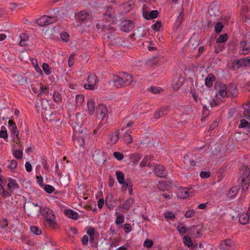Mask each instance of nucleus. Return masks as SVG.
Listing matches in <instances>:
<instances>
[{
	"label": "nucleus",
	"mask_w": 250,
	"mask_h": 250,
	"mask_svg": "<svg viewBox=\"0 0 250 250\" xmlns=\"http://www.w3.org/2000/svg\"><path fill=\"white\" fill-rule=\"evenodd\" d=\"M250 174V170L249 167L246 166L243 167L240 169V177L238 181L241 185L242 191L245 192L249 187V184L250 181L249 176Z\"/></svg>",
	"instance_id": "obj_1"
},
{
	"label": "nucleus",
	"mask_w": 250,
	"mask_h": 250,
	"mask_svg": "<svg viewBox=\"0 0 250 250\" xmlns=\"http://www.w3.org/2000/svg\"><path fill=\"white\" fill-rule=\"evenodd\" d=\"M25 212L29 216L39 215L41 208L37 203H34L32 201L26 202L24 205Z\"/></svg>",
	"instance_id": "obj_2"
},
{
	"label": "nucleus",
	"mask_w": 250,
	"mask_h": 250,
	"mask_svg": "<svg viewBox=\"0 0 250 250\" xmlns=\"http://www.w3.org/2000/svg\"><path fill=\"white\" fill-rule=\"evenodd\" d=\"M216 90V96L217 98H224L228 97L227 87L226 85L221 82H217L214 86Z\"/></svg>",
	"instance_id": "obj_3"
},
{
	"label": "nucleus",
	"mask_w": 250,
	"mask_h": 250,
	"mask_svg": "<svg viewBox=\"0 0 250 250\" xmlns=\"http://www.w3.org/2000/svg\"><path fill=\"white\" fill-rule=\"evenodd\" d=\"M58 16L56 13H54V16H42L37 20V23L39 25L41 26L49 25L53 23L57 20L56 18Z\"/></svg>",
	"instance_id": "obj_4"
},
{
	"label": "nucleus",
	"mask_w": 250,
	"mask_h": 250,
	"mask_svg": "<svg viewBox=\"0 0 250 250\" xmlns=\"http://www.w3.org/2000/svg\"><path fill=\"white\" fill-rule=\"evenodd\" d=\"M87 81L88 83L84 85V87L86 89L94 90L95 86L98 82V79L96 75L94 73L89 74Z\"/></svg>",
	"instance_id": "obj_5"
},
{
	"label": "nucleus",
	"mask_w": 250,
	"mask_h": 250,
	"mask_svg": "<svg viewBox=\"0 0 250 250\" xmlns=\"http://www.w3.org/2000/svg\"><path fill=\"white\" fill-rule=\"evenodd\" d=\"M134 24V22L132 21L125 20L121 23L120 28L121 30L125 32H128L133 29Z\"/></svg>",
	"instance_id": "obj_6"
},
{
	"label": "nucleus",
	"mask_w": 250,
	"mask_h": 250,
	"mask_svg": "<svg viewBox=\"0 0 250 250\" xmlns=\"http://www.w3.org/2000/svg\"><path fill=\"white\" fill-rule=\"evenodd\" d=\"M208 13L211 17H216L219 16V5L215 3H211L209 6Z\"/></svg>",
	"instance_id": "obj_7"
},
{
	"label": "nucleus",
	"mask_w": 250,
	"mask_h": 250,
	"mask_svg": "<svg viewBox=\"0 0 250 250\" xmlns=\"http://www.w3.org/2000/svg\"><path fill=\"white\" fill-rule=\"evenodd\" d=\"M159 14V12L157 10H152L150 12H148L146 11H145L144 9H143V15L144 18L147 20H151L153 19L156 18Z\"/></svg>",
	"instance_id": "obj_8"
},
{
	"label": "nucleus",
	"mask_w": 250,
	"mask_h": 250,
	"mask_svg": "<svg viewBox=\"0 0 250 250\" xmlns=\"http://www.w3.org/2000/svg\"><path fill=\"white\" fill-rule=\"evenodd\" d=\"M121 79H123V85L124 87L129 85L133 81L132 76L127 73H124L121 76Z\"/></svg>",
	"instance_id": "obj_9"
},
{
	"label": "nucleus",
	"mask_w": 250,
	"mask_h": 250,
	"mask_svg": "<svg viewBox=\"0 0 250 250\" xmlns=\"http://www.w3.org/2000/svg\"><path fill=\"white\" fill-rule=\"evenodd\" d=\"M155 174L159 177H165L167 175V172L166 171L164 167L161 165H157L154 169Z\"/></svg>",
	"instance_id": "obj_10"
},
{
	"label": "nucleus",
	"mask_w": 250,
	"mask_h": 250,
	"mask_svg": "<svg viewBox=\"0 0 250 250\" xmlns=\"http://www.w3.org/2000/svg\"><path fill=\"white\" fill-rule=\"evenodd\" d=\"M113 85L117 88L124 87L123 85V79H121V76L118 75H114L111 80Z\"/></svg>",
	"instance_id": "obj_11"
},
{
	"label": "nucleus",
	"mask_w": 250,
	"mask_h": 250,
	"mask_svg": "<svg viewBox=\"0 0 250 250\" xmlns=\"http://www.w3.org/2000/svg\"><path fill=\"white\" fill-rule=\"evenodd\" d=\"M77 18L80 21L85 22L91 18V16L85 11H81L77 14Z\"/></svg>",
	"instance_id": "obj_12"
},
{
	"label": "nucleus",
	"mask_w": 250,
	"mask_h": 250,
	"mask_svg": "<svg viewBox=\"0 0 250 250\" xmlns=\"http://www.w3.org/2000/svg\"><path fill=\"white\" fill-rule=\"evenodd\" d=\"M228 97L232 96L235 97L238 94L237 89L234 84H230L227 87Z\"/></svg>",
	"instance_id": "obj_13"
},
{
	"label": "nucleus",
	"mask_w": 250,
	"mask_h": 250,
	"mask_svg": "<svg viewBox=\"0 0 250 250\" xmlns=\"http://www.w3.org/2000/svg\"><path fill=\"white\" fill-rule=\"evenodd\" d=\"M106 11L104 14V19L107 21L110 22L113 20V9L111 7L107 6L106 7Z\"/></svg>",
	"instance_id": "obj_14"
},
{
	"label": "nucleus",
	"mask_w": 250,
	"mask_h": 250,
	"mask_svg": "<svg viewBox=\"0 0 250 250\" xmlns=\"http://www.w3.org/2000/svg\"><path fill=\"white\" fill-rule=\"evenodd\" d=\"M107 112V107L103 104H99L97 108V115H100L101 117L104 118Z\"/></svg>",
	"instance_id": "obj_15"
},
{
	"label": "nucleus",
	"mask_w": 250,
	"mask_h": 250,
	"mask_svg": "<svg viewBox=\"0 0 250 250\" xmlns=\"http://www.w3.org/2000/svg\"><path fill=\"white\" fill-rule=\"evenodd\" d=\"M177 197L180 199H186L188 197V190L186 188H181L179 189L177 192Z\"/></svg>",
	"instance_id": "obj_16"
},
{
	"label": "nucleus",
	"mask_w": 250,
	"mask_h": 250,
	"mask_svg": "<svg viewBox=\"0 0 250 250\" xmlns=\"http://www.w3.org/2000/svg\"><path fill=\"white\" fill-rule=\"evenodd\" d=\"M53 114V110L50 105H48L46 107L42 108V115L45 116L46 118H50Z\"/></svg>",
	"instance_id": "obj_17"
},
{
	"label": "nucleus",
	"mask_w": 250,
	"mask_h": 250,
	"mask_svg": "<svg viewBox=\"0 0 250 250\" xmlns=\"http://www.w3.org/2000/svg\"><path fill=\"white\" fill-rule=\"evenodd\" d=\"M9 181V183L7 185V187L8 188V189L11 191H13L14 189H17L19 188V185L17 184L16 180L14 179H13L12 178H8V179Z\"/></svg>",
	"instance_id": "obj_18"
},
{
	"label": "nucleus",
	"mask_w": 250,
	"mask_h": 250,
	"mask_svg": "<svg viewBox=\"0 0 250 250\" xmlns=\"http://www.w3.org/2000/svg\"><path fill=\"white\" fill-rule=\"evenodd\" d=\"M250 216L247 213H243L239 215V221L243 225H245L249 222Z\"/></svg>",
	"instance_id": "obj_19"
},
{
	"label": "nucleus",
	"mask_w": 250,
	"mask_h": 250,
	"mask_svg": "<svg viewBox=\"0 0 250 250\" xmlns=\"http://www.w3.org/2000/svg\"><path fill=\"white\" fill-rule=\"evenodd\" d=\"M88 111L90 114L92 115L95 111V103L93 100H89L87 104Z\"/></svg>",
	"instance_id": "obj_20"
},
{
	"label": "nucleus",
	"mask_w": 250,
	"mask_h": 250,
	"mask_svg": "<svg viewBox=\"0 0 250 250\" xmlns=\"http://www.w3.org/2000/svg\"><path fill=\"white\" fill-rule=\"evenodd\" d=\"M215 77L212 74H209L205 79V85L208 87H211L212 85V82L215 81Z\"/></svg>",
	"instance_id": "obj_21"
},
{
	"label": "nucleus",
	"mask_w": 250,
	"mask_h": 250,
	"mask_svg": "<svg viewBox=\"0 0 250 250\" xmlns=\"http://www.w3.org/2000/svg\"><path fill=\"white\" fill-rule=\"evenodd\" d=\"M250 63V59L249 58H244L243 59H241L239 60H237L236 62H234V64H238V67H242V66H247Z\"/></svg>",
	"instance_id": "obj_22"
},
{
	"label": "nucleus",
	"mask_w": 250,
	"mask_h": 250,
	"mask_svg": "<svg viewBox=\"0 0 250 250\" xmlns=\"http://www.w3.org/2000/svg\"><path fill=\"white\" fill-rule=\"evenodd\" d=\"M11 133L13 141L16 142V144H19L21 142L20 141L19 131L18 128L17 129L12 130Z\"/></svg>",
	"instance_id": "obj_23"
},
{
	"label": "nucleus",
	"mask_w": 250,
	"mask_h": 250,
	"mask_svg": "<svg viewBox=\"0 0 250 250\" xmlns=\"http://www.w3.org/2000/svg\"><path fill=\"white\" fill-rule=\"evenodd\" d=\"M21 41L19 42V45L21 46H25L27 45V42L28 41L29 37L26 34H21L20 35Z\"/></svg>",
	"instance_id": "obj_24"
},
{
	"label": "nucleus",
	"mask_w": 250,
	"mask_h": 250,
	"mask_svg": "<svg viewBox=\"0 0 250 250\" xmlns=\"http://www.w3.org/2000/svg\"><path fill=\"white\" fill-rule=\"evenodd\" d=\"M65 214L68 216L69 218L73 219H78V213L76 211H73L71 209H65L64 210Z\"/></svg>",
	"instance_id": "obj_25"
},
{
	"label": "nucleus",
	"mask_w": 250,
	"mask_h": 250,
	"mask_svg": "<svg viewBox=\"0 0 250 250\" xmlns=\"http://www.w3.org/2000/svg\"><path fill=\"white\" fill-rule=\"evenodd\" d=\"M167 108L166 107H162L159 111L154 113V117L155 119H158L167 114Z\"/></svg>",
	"instance_id": "obj_26"
},
{
	"label": "nucleus",
	"mask_w": 250,
	"mask_h": 250,
	"mask_svg": "<svg viewBox=\"0 0 250 250\" xmlns=\"http://www.w3.org/2000/svg\"><path fill=\"white\" fill-rule=\"evenodd\" d=\"M240 46L242 48V53L244 55L247 54L250 50V46L247 44V42H241L240 43Z\"/></svg>",
	"instance_id": "obj_27"
},
{
	"label": "nucleus",
	"mask_w": 250,
	"mask_h": 250,
	"mask_svg": "<svg viewBox=\"0 0 250 250\" xmlns=\"http://www.w3.org/2000/svg\"><path fill=\"white\" fill-rule=\"evenodd\" d=\"M134 203V200L132 198H128L123 204V208L125 210H129Z\"/></svg>",
	"instance_id": "obj_28"
},
{
	"label": "nucleus",
	"mask_w": 250,
	"mask_h": 250,
	"mask_svg": "<svg viewBox=\"0 0 250 250\" xmlns=\"http://www.w3.org/2000/svg\"><path fill=\"white\" fill-rule=\"evenodd\" d=\"M170 188V185L167 181L160 182L158 184V188L162 191L167 190Z\"/></svg>",
	"instance_id": "obj_29"
},
{
	"label": "nucleus",
	"mask_w": 250,
	"mask_h": 250,
	"mask_svg": "<svg viewBox=\"0 0 250 250\" xmlns=\"http://www.w3.org/2000/svg\"><path fill=\"white\" fill-rule=\"evenodd\" d=\"M116 175L118 182L120 184H124L125 181L124 174L120 171H117L116 172Z\"/></svg>",
	"instance_id": "obj_30"
},
{
	"label": "nucleus",
	"mask_w": 250,
	"mask_h": 250,
	"mask_svg": "<svg viewBox=\"0 0 250 250\" xmlns=\"http://www.w3.org/2000/svg\"><path fill=\"white\" fill-rule=\"evenodd\" d=\"M119 131H116L110 135V142L112 144H116L119 140Z\"/></svg>",
	"instance_id": "obj_31"
},
{
	"label": "nucleus",
	"mask_w": 250,
	"mask_h": 250,
	"mask_svg": "<svg viewBox=\"0 0 250 250\" xmlns=\"http://www.w3.org/2000/svg\"><path fill=\"white\" fill-rule=\"evenodd\" d=\"M183 243L184 245L188 248L192 246L193 243L190 237L188 235H185L183 238Z\"/></svg>",
	"instance_id": "obj_32"
},
{
	"label": "nucleus",
	"mask_w": 250,
	"mask_h": 250,
	"mask_svg": "<svg viewBox=\"0 0 250 250\" xmlns=\"http://www.w3.org/2000/svg\"><path fill=\"white\" fill-rule=\"evenodd\" d=\"M184 82V78L179 76L178 80L173 84V88L175 90L178 89L182 85Z\"/></svg>",
	"instance_id": "obj_33"
},
{
	"label": "nucleus",
	"mask_w": 250,
	"mask_h": 250,
	"mask_svg": "<svg viewBox=\"0 0 250 250\" xmlns=\"http://www.w3.org/2000/svg\"><path fill=\"white\" fill-rule=\"evenodd\" d=\"M84 96L82 94L77 95L75 97V103L76 106H80L84 101Z\"/></svg>",
	"instance_id": "obj_34"
},
{
	"label": "nucleus",
	"mask_w": 250,
	"mask_h": 250,
	"mask_svg": "<svg viewBox=\"0 0 250 250\" xmlns=\"http://www.w3.org/2000/svg\"><path fill=\"white\" fill-rule=\"evenodd\" d=\"M250 125V122L247 121L245 119H242L240 121V124L239 125V128H246L248 131H249V126Z\"/></svg>",
	"instance_id": "obj_35"
},
{
	"label": "nucleus",
	"mask_w": 250,
	"mask_h": 250,
	"mask_svg": "<svg viewBox=\"0 0 250 250\" xmlns=\"http://www.w3.org/2000/svg\"><path fill=\"white\" fill-rule=\"evenodd\" d=\"M124 140L127 145L130 144L132 142V138L131 134L128 132H126L124 135Z\"/></svg>",
	"instance_id": "obj_36"
},
{
	"label": "nucleus",
	"mask_w": 250,
	"mask_h": 250,
	"mask_svg": "<svg viewBox=\"0 0 250 250\" xmlns=\"http://www.w3.org/2000/svg\"><path fill=\"white\" fill-rule=\"evenodd\" d=\"M55 217L45 218V222L46 224H48L50 227L52 228H54L55 226L56 225V222L54 220Z\"/></svg>",
	"instance_id": "obj_37"
},
{
	"label": "nucleus",
	"mask_w": 250,
	"mask_h": 250,
	"mask_svg": "<svg viewBox=\"0 0 250 250\" xmlns=\"http://www.w3.org/2000/svg\"><path fill=\"white\" fill-rule=\"evenodd\" d=\"M125 185H126V188H128L129 190V194L131 195L132 194V183L130 181V179H127L125 181Z\"/></svg>",
	"instance_id": "obj_38"
},
{
	"label": "nucleus",
	"mask_w": 250,
	"mask_h": 250,
	"mask_svg": "<svg viewBox=\"0 0 250 250\" xmlns=\"http://www.w3.org/2000/svg\"><path fill=\"white\" fill-rule=\"evenodd\" d=\"M239 190V188L237 186L232 187L229 191V194L231 197H234L238 191Z\"/></svg>",
	"instance_id": "obj_39"
},
{
	"label": "nucleus",
	"mask_w": 250,
	"mask_h": 250,
	"mask_svg": "<svg viewBox=\"0 0 250 250\" xmlns=\"http://www.w3.org/2000/svg\"><path fill=\"white\" fill-rule=\"evenodd\" d=\"M228 40V35L227 34L220 35L217 39V42H224Z\"/></svg>",
	"instance_id": "obj_40"
},
{
	"label": "nucleus",
	"mask_w": 250,
	"mask_h": 250,
	"mask_svg": "<svg viewBox=\"0 0 250 250\" xmlns=\"http://www.w3.org/2000/svg\"><path fill=\"white\" fill-rule=\"evenodd\" d=\"M198 226H194L191 227L189 229H188V233H192L194 234H199L200 231L199 229H197V228H198Z\"/></svg>",
	"instance_id": "obj_41"
},
{
	"label": "nucleus",
	"mask_w": 250,
	"mask_h": 250,
	"mask_svg": "<svg viewBox=\"0 0 250 250\" xmlns=\"http://www.w3.org/2000/svg\"><path fill=\"white\" fill-rule=\"evenodd\" d=\"M53 98L55 102H61L62 100L61 94L58 92H54L53 95Z\"/></svg>",
	"instance_id": "obj_42"
},
{
	"label": "nucleus",
	"mask_w": 250,
	"mask_h": 250,
	"mask_svg": "<svg viewBox=\"0 0 250 250\" xmlns=\"http://www.w3.org/2000/svg\"><path fill=\"white\" fill-rule=\"evenodd\" d=\"M13 155L16 158L21 159L22 158L23 153L21 150H18L13 151Z\"/></svg>",
	"instance_id": "obj_43"
},
{
	"label": "nucleus",
	"mask_w": 250,
	"mask_h": 250,
	"mask_svg": "<svg viewBox=\"0 0 250 250\" xmlns=\"http://www.w3.org/2000/svg\"><path fill=\"white\" fill-rule=\"evenodd\" d=\"M43 70L46 75H49L51 74V71L49 65L46 63H43L42 65Z\"/></svg>",
	"instance_id": "obj_44"
},
{
	"label": "nucleus",
	"mask_w": 250,
	"mask_h": 250,
	"mask_svg": "<svg viewBox=\"0 0 250 250\" xmlns=\"http://www.w3.org/2000/svg\"><path fill=\"white\" fill-rule=\"evenodd\" d=\"M223 28V25L221 22H218L215 25V31L217 33H220Z\"/></svg>",
	"instance_id": "obj_45"
},
{
	"label": "nucleus",
	"mask_w": 250,
	"mask_h": 250,
	"mask_svg": "<svg viewBox=\"0 0 250 250\" xmlns=\"http://www.w3.org/2000/svg\"><path fill=\"white\" fill-rule=\"evenodd\" d=\"M164 217L166 219L172 220L175 218V215L172 211H167L164 214Z\"/></svg>",
	"instance_id": "obj_46"
},
{
	"label": "nucleus",
	"mask_w": 250,
	"mask_h": 250,
	"mask_svg": "<svg viewBox=\"0 0 250 250\" xmlns=\"http://www.w3.org/2000/svg\"><path fill=\"white\" fill-rule=\"evenodd\" d=\"M195 213V211L193 209H188L186 212L185 216L186 218H191L194 216Z\"/></svg>",
	"instance_id": "obj_47"
},
{
	"label": "nucleus",
	"mask_w": 250,
	"mask_h": 250,
	"mask_svg": "<svg viewBox=\"0 0 250 250\" xmlns=\"http://www.w3.org/2000/svg\"><path fill=\"white\" fill-rule=\"evenodd\" d=\"M162 26V22L161 21H157L155 24L152 26V29L155 31H159L160 27Z\"/></svg>",
	"instance_id": "obj_48"
},
{
	"label": "nucleus",
	"mask_w": 250,
	"mask_h": 250,
	"mask_svg": "<svg viewBox=\"0 0 250 250\" xmlns=\"http://www.w3.org/2000/svg\"><path fill=\"white\" fill-rule=\"evenodd\" d=\"M30 230L35 234H41L42 233V230L36 226L30 227Z\"/></svg>",
	"instance_id": "obj_49"
},
{
	"label": "nucleus",
	"mask_w": 250,
	"mask_h": 250,
	"mask_svg": "<svg viewBox=\"0 0 250 250\" xmlns=\"http://www.w3.org/2000/svg\"><path fill=\"white\" fill-rule=\"evenodd\" d=\"M44 210L45 211L46 214L45 218L47 217L49 218L55 217L53 212L48 208H45Z\"/></svg>",
	"instance_id": "obj_50"
},
{
	"label": "nucleus",
	"mask_w": 250,
	"mask_h": 250,
	"mask_svg": "<svg viewBox=\"0 0 250 250\" xmlns=\"http://www.w3.org/2000/svg\"><path fill=\"white\" fill-rule=\"evenodd\" d=\"M177 229L179 232L181 233L188 232V230H187V228L182 224L178 225L177 226Z\"/></svg>",
	"instance_id": "obj_51"
},
{
	"label": "nucleus",
	"mask_w": 250,
	"mask_h": 250,
	"mask_svg": "<svg viewBox=\"0 0 250 250\" xmlns=\"http://www.w3.org/2000/svg\"><path fill=\"white\" fill-rule=\"evenodd\" d=\"M124 222V217L123 215H118L117 216L115 223L117 225L122 224Z\"/></svg>",
	"instance_id": "obj_52"
},
{
	"label": "nucleus",
	"mask_w": 250,
	"mask_h": 250,
	"mask_svg": "<svg viewBox=\"0 0 250 250\" xmlns=\"http://www.w3.org/2000/svg\"><path fill=\"white\" fill-rule=\"evenodd\" d=\"M17 167V163L16 160H12L10 161V163L7 165V167L10 169H15Z\"/></svg>",
	"instance_id": "obj_53"
},
{
	"label": "nucleus",
	"mask_w": 250,
	"mask_h": 250,
	"mask_svg": "<svg viewBox=\"0 0 250 250\" xmlns=\"http://www.w3.org/2000/svg\"><path fill=\"white\" fill-rule=\"evenodd\" d=\"M8 125L11 131L18 128L15 123L13 120H9Z\"/></svg>",
	"instance_id": "obj_54"
},
{
	"label": "nucleus",
	"mask_w": 250,
	"mask_h": 250,
	"mask_svg": "<svg viewBox=\"0 0 250 250\" xmlns=\"http://www.w3.org/2000/svg\"><path fill=\"white\" fill-rule=\"evenodd\" d=\"M44 190L48 193H51L54 190V188L49 185H46L44 188Z\"/></svg>",
	"instance_id": "obj_55"
},
{
	"label": "nucleus",
	"mask_w": 250,
	"mask_h": 250,
	"mask_svg": "<svg viewBox=\"0 0 250 250\" xmlns=\"http://www.w3.org/2000/svg\"><path fill=\"white\" fill-rule=\"evenodd\" d=\"M61 37L62 40L64 42H67L69 40V35L67 32L62 33Z\"/></svg>",
	"instance_id": "obj_56"
},
{
	"label": "nucleus",
	"mask_w": 250,
	"mask_h": 250,
	"mask_svg": "<svg viewBox=\"0 0 250 250\" xmlns=\"http://www.w3.org/2000/svg\"><path fill=\"white\" fill-rule=\"evenodd\" d=\"M75 54H72L70 56L69 59H68V65L69 67H72L75 62V58H74Z\"/></svg>",
	"instance_id": "obj_57"
},
{
	"label": "nucleus",
	"mask_w": 250,
	"mask_h": 250,
	"mask_svg": "<svg viewBox=\"0 0 250 250\" xmlns=\"http://www.w3.org/2000/svg\"><path fill=\"white\" fill-rule=\"evenodd\" d=\"M114 157L118 160H122L124 158L123 153L119 152H115L113 154Z\"/></svg>",
	"instance_id": "obj_58"
},
{
	"label": "nucleus",
	"mask_w": 250,
	"mask_h": 250,
	"mask_svg": "<svg viewBox=\"0 0 250 250\" xmlns=\"http://www.w3.org/2000/svg\"><path fill=\"white\" fill-rule=\"evenodd\" d=\"M8 220L6 219L3 218L1 220L0 225L1 228H2V229L5 228L7 226H8Z\"/></svg>",
	"instance_id": "obj_59"
},
{
	"label": "nucleus",
	"mask_w": 250,
	"mask_h": 250,
	"mask_svg": "<svg viewBox=\"0 0 250 250\" xmlns=\"http://www.w3.org/2000/svg\"><path fill=\"white\" fill-rule=\"evenodd\" d=\"M210 176V172L209 171H202L200 173V176L202 178H207L209 177Z\"/></svg>",
	"instance_id": "obj_60"
},
{
	"label": "nucleus",
	"mask_w": 250,
	"mask_h": 250,
	"mask_svg": "<svg viewBox=\"0 0 250 250\" xmlns=\"http://www.w3.org/2000/svg\"><path fill=\"white\" fill-rule=\"evenodd\" d=\"M153 245V242L150 239L146 240L144 243V246L147 248H151Z\"/></svg>",
	"instance_id": "obj_61"
},
{
	"label": "nucleus",
	"mask_w": 250,
	"mask_h": 250,
	"mask_svg": "<svg viewBox=\"0 0 250 250\" xmlns=\"http://www.w3.org/2000/svg\"><path fill=\"white\" fill-rule=\"evenodd\" d=\"M124 229L125 233L129 232L132 229V227H131V225H130L129 224H125L124 226Z\"/></svg>",
	"instance_id": "obj_62"
},
{
	"label": "nucleus",
	"mask_w": 250,
	"mask_h": 250,
	"mask_svg": "<svg viewBox=\"0 0 250 250\" xmlns=\"http://www.w3.org/2000/svg\"><path fill=\"white\" fill-rule=\"evenodd\" d=\"M122 124H123V125H125L126 127H130L134 124V122L131 121L127 122L125 120H124Z\"/></svg>",
	"instance_id": "obj_63"
},
{
	"label": "nucleus",
	"mask_w": 250,
	"mask_h": 250,
	"mask_svg": "<svg viewBox=\"0 0 250 250\" xmlns=\"http://www.w3.org/2000/svg\"><path fill=\"white\" fill-rule=\"evenodd\" d=\"M89 241V235H83L82 239V244L86 245L88 244Z\"/></svg>",
	"instance_id": "obj_64"
}]
</instances>
